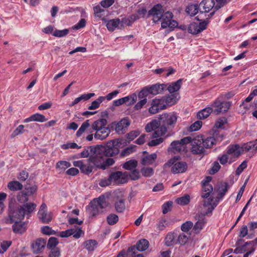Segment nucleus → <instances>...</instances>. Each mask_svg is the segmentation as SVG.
<instances>
[{
  "label": "nucleus",
  "mask_w": 257,
  "mask_h": 257,
  "mask_svg": "<svg viewBox=\"0 0 257 257\" xmlns=\"http://www.w3.org/2000/svg\"><path fill=\"white\" fill-rule=\"evenodd\" d=\"M158 122L157 120H154L148 123L146 126L145 130L147 132H151L156 128H158Z\"/></svg>",
  "instance_id": "nucleus-43"
},
{
  "label": "nucleus",
  "mask_w": 257,
  "mask_h": 257,
  "mask_svg": "<svg viewBox=\"0 0 257 257\" xmlns=\"http://www.w3.org/2000/svg\"><path fill=\"white\" fill-rule=\"evenodd\" d=\"M217 0H203L199 4L200 12L203 13H208L211 10L214 9L213 12L210 14L211 16H212L215 12L219 9V7L217 5L215 6V2Z\"/></svg>",
  "instance_id": "nucleus-10"
},
{
  "label": "nucleus",
  "mask_w": 257,
  "mask_h": 257,
  "mask_svg": "<svg viewBox=\"0 0 257 257\" xmlns=\"http://www.w3.org/2000/svg\"><path fill=\"white\" fill-rule=\"evenodd\" d=\"M69 32V30L68 29H64L62 30H55L53 33V35L56 37H63L66 36Z\"/></svg>",
  "instance_id": "nucleus-57"
},
{
  "label": "nucleus",
  "mask_w": 257,
  "mask_h": 257,
  "mask_svg": "<svg viewBox=\"0 0 257 257\" xmlns=\"http://www.w3.org/2000/svg\"><path fill=\"white\" fill-rule=\"evenodd\" d=\"M177 116L174 113H164L160 116V123L162 125L153 133V138L163 136L167 128L173 127L176 123Z\"/></svg>",
  "instance_id": "nucleus-3"
},
{
  "label": "nucleus",
  "mask_w": 257,
  "mask_h": 257,
  "mask_svg": "<svg viewBox=\"0 0 257 257\" xmlns=\"http://www.w3.org/2000/svg\"><path fill=\"white\" fill-rule=\"evenodd\" d=\"M212 178L208 176L205 180L202 181L203 188L201 197L204 199L203 200V206L206 208L207 211L203 213V215H208L211 213L218 204V201L214 200L213 196L210 194L213 191L212 186L209 184Z\"/></svg>",
  "instance_id": "nucleus-2"
},
{
  "label": "nucleus",
  "mask_w": 257,
  "mask_h": 257,
  "mask_svg": "<svg viewBox=\"0 0 257 257\" xmlns=\"http://www.w3.org/2000/svg\"><path fill=\"white\" fill-rule=\"evenodd\" d=\"M104 150L102 146H96V149H93L91 152L92 155L90 156L86 162L82 160L76 161L73 165L78 167L81 172L86 175L90 174L93 170L101 169L104 170L114 163L112 158H106L104 155Z\"/></svg>",
  "instance_id": "nucleus-1"
},
{
  "label": "nucleus",
  "mask_w": 257,
  "mask_h": 257,
  "mask_svg": "<svg viewBox=\"0 0 257 257\" xmlns=\"http://www.w3.org/2000/svg\"><path fill=\"white\" fill-rule=\"evenodd\" d=\"M160 136L159 137L153 138V134H152V138L153 140L149 142L148 145L149 146H156L161 144L164 141V138Z\"/></svg>",
  "instance_id": "nucleus-49"
},
{
  "label": "nucleus",
  "mask_w": 257,
  "mask_h": 257,
  "mask_svg": "<svg viewBox=\"0 0 257 257\" xmlns=\"http://www.w3.org/2000/svg\"><path fill=\"white\" fill-rule=\"evenodd\" d=\"M165 87V85L164 84H156L150 86L145 87L139 92L138 97L139 98H143L148 96L149 94L157 95L161 93Z\"/></svg>",
  "instance_id": "nucleus-7"
},
{
  "label": "nucleus",
  "mask_w": 257,
  "mask_h": 257,
  "mask_svg": "<svg viewBox=\"0 0 257 257\" xmlns=\"http://www.w3.org/2000/svg\"><path fill=\"white\" fill-rule=\"evenodd\" d=\"M141 172L142 175L145 177H150L154 174V169L150 167H143Z\"/></svg>",
  "instance_id": "nucleus-46"
},
{
  "label": "nucleus",
  "mask_w": 257,
  "mask_h": 257,
  "mask_svg": "<svg viewBox=\"0 0 257 257\" xmlns=\"http://www.w3.org/2000/svg\"><path fill=\"white\" fill-rule=\"evenodd\" d=\"M31 118L33 119V121L38 122H45L47 120L44 115L40 113H36L31 115Z\"/></svg>",
  "instance_id": "nucleus-55"
},
{
  "label": "nucleus",
  "mask_w": 257,
  "mask_h": 257,
  "mask_svg": "<svg viewBox=\"0 0 257 257\" xmlns=\"http://www.w3.org/2000/svg\"><path fill=\"white\" fill-rule=\"evenodd\" d=\"M216 142L217 140L214 137H209L205 139H203V144H202V145H203L204 149L205 148L209 149L215 145Z\"/></svg>",
  "instance_id": "nucleus-32"
},
{
  "label": "nucleus",
  "mask_w": 257,
  "mask_h": 257,
  "mask_svg": "<svg viewBox=\"0 0 257 257\" xmlns=\"http://www.w3.org/2000/svg\"><path fill=\"white\" fill-rule=\"evenodd\" d=\"M12 244L11 241H3L0 243V253H3Z\"/></svg>",
  "instance_id": "nucleus-53"
},
{
  "label": "nucleus",
  "mask_w": 257,
  "mask_h": 257,
  "mask_svg": "<svg viewBox=\"0 0 257 257\" xmlns=\"http://www.w3.org/2000/svg\"><path fill=\"white\" fill-rule=\"evenodd\" d=\"M24 125L21 124L18 126L11 134V137L14 138L17 136L23 134L24 132Z\"/></svg>",
  "instance_id": "nucleus-56"
},
{
  "label": "nucleus",
  "mask_w": 257,
  "mask_h": 257,
  "mask_svg": "<svg viewBox=\"0 0 257 257\" xmlns=\"http://www.w3.org/2000/svg\"><path fill=\"white\" fill-rule=\"evenodd\" d=\"M190 200V196L188 194H185L184 196L178 198L176 201V202L181 205H185L188 204Z\"/></svg>",
  "instance_id": "nucleus-45"
},
{
  "label": "nucleus",
  "mask_w": 257,
  "mask_h": 257,
  "mask_svg": "<svg viewBox=\"0 0 257 257\" xmlns=\"http://www.w3.org/2000/svg\"><path fill=\"white\" fill-rule=\"evenodd\" d=\"M207 22L203 21L200 23L193 22L191 23L188 27V33L196 35L203 31L206 29Z\"/></svg>",
  "instance_id": "nucleus-14"
},
{
  "label": "nucleus",
  "mask_w": 257,
  "mask_h": 257,
  "mask_svg": "<svg viewBox=\"0 0 257 257\" xmlns=\"http://www.w3.org/2000/svg\"><path fill=\"white\" fill-rule=\"evenodd\" d=\"M120 142L118 140H113L108 142L105 147L102 146L104 155L106 158L115 156L119 153Z\"/></svg>",
  "instance_id": "nucleus-8"
},
{
  "label": "nucleus",
  "mask_w": 257,
  "mask_h": 257,
  "mask_svg": "<svg viewBox=\"0 0 257 257\" xmlns=\"http://www.w3.org/2000/svg\"><path fill=\"white\" fill-rule=\"evenodd\" d=\"M42 232L46 235L54 234L55 232L52 228L48 226H45L41 227Z\"/></svg>",
  "instance_id": "nucleus-62"
},
{
  "label": "nucleus",
  "mask_w": 257,
  "mask_h": 257,
  "mask_svg": "<svg viewBox=\"0 0 257 257\" xmlns=\"http://www.w3.org/2000/svg\"><path fill=\"white\" fill-rule=\"evenodd\" d=\"M168 225V221L165 218H162L159 221L157 227L159 230H163Z\"/></svg>",
  "instance_id": "nucleus-64"
},
{
  "label": "nucleus",
  "mask_w": 257,
  "mask_h": 257,
  "mask_svg": "<svg viewBox=\"0 0 257 257\" xmlns=\"http://www.w3.org/2000/svg\"><path fill=\"white\" fill-rule=\"evenodd\" d=\"M58 241L56 237H51L49 238L47 247L48 249L57 248L56 246L58 244Z\"/></svg>",
  "instance_id": "nucleus-51"
},
{
  "label": "nucleus",
  "mask_w": 257,
  "mask_h": 257,
  "mask_svg": "<svg viewBox=\"0 0 257 257\" xmlns=\"http://www.w3.org/2000/svg\"><path fill=\"white\" fill-rule=\"evenodd\" d=\"M107 121L105 118H100L94 121L91 124V128L95 132L106 126Z\"/></svg>",
  "instance_id": "nucleus-25"
},
{
  "label": "nucleus",
  "mask_w": 257,
  "mask_h": 257,
  "mask_svg": "<svg viewBox=\"0 0 257 257\" xmlns=\"http://www.w3.org/2000/svg\"><path fill=\"white\" fill-rule=\"evenodd\" d=\"M128 178V174L127 172L117 171L110 174V179L116 183H125L127 181Z\"/></svg>",
  "instance_id": "nucleus-16"
},
{
  "label": "nucleus",
  "mask_w": 257,
  "mask_h": 257,
  "mask_svg": "<svg viewBox=\"0 0 257 257\" xmlns=\"http://www.w3.org/2000/svg\"><path fill=\"white\" fill-rule=\"evenodd\" d=\"M70 166V163L68 162L60 161L57 163L56 168L60 171H64Z\"/></svg>",
  "instance_id": "nucleus-41"
},
{
  "label": "nucleus",
  "mask_w": 257,
  "mask_h": 257,
  "mask_svg": "<svg viewBox=\"0 0 257 257\" xmlns=\"http://www.w3.org/2000/svg\"><path fill=\"white\" fill-rule=\"evenodd\" d=\"M226 153L230 157L229 163L231 164L232 159L238 157L241 153L240 147L238 145H230L227 148Z\"/></svg>",
  "instance_id": "nucleus-18"
},
{
  "label": "nucleus",
  "mask_w": 257,
  "mask_h": 257,
  "mask_svg": "<svg viewBox=\"0 0 257 257\" xmlns=\"http://www.w3.org/2000/svg\"><path fill=\"white\" fill-rule=\"evenodd\" d=\"M90 125L89 120H85L83 123H82L81 126L76 132V136L77 137L81 136L82 134L85 132L86 129L90 126Z\"/></svg>",
  "instance_id": "nucleus-42"
},
{
  "label": "nucleus",
  "mask_w": 257,
  "mask_h": 257,
  "mask_svg": "<svg viewBox=\"0 0 257 257\" xmlns=\"http://www.w3.org/2000/svg\"><path fill=\"white\" fill-rule=\"evenodd\" d=\"M115 208L117 212H122L125 208L124 200L120 199L115 203Z\"/></svg>",
  "instance_id": "nucleus-50"
},
{
  "label": "nucleus",
  "mask_w": 257,
  "mask_h": 257,
  "mask_svg": "<svg viewBox=\"0 0 257 257\" xmlns=\"http://www.w3.org/2000/svg\"><path fill=\"white\" fill-rule=\"evenodd\" d=\"M200 11L199 5L193 4L189 5L186 8V12L191 16L197 14Z\"/></svg>",
  "instance_id": "nucleus-36"
},
{
  "label": "nucleus",
  "mask_w": 257,
  "mask_h": 257,
  "mask_svg": "<svg viewBox=\"0 0 257 257\" xmlns=\"http://www.w3.org/2000/svg\"><path fill=\"white\" fill-rule=\"evenodd\" d=\"M103 101V96H99L96 100L92 102L91 105L88 107V109L92 110L98 108L99 107L100 104Z\"/></svg>",
  "instance_id": "nucleus-44"
},
{
  "label": "nucleus",
  "mask_w": 257,
  "mask_h": 257,
  "mask_svg": "<svg viewBox=\"0 0 257 257\" xmlns=\"http://www.w3.org/2000/svg\"><path fill=\"white\" fill-rule=\"evenodd\" d=\"M37 207L34 203H27L20 206L18 210L14 211L10 217L11 220H23L25 215H30Z\"/></svg>",
  "instance_id": "nucleus-5"
},
{
  "label": "nucleus",
  "mask_w": 257,
  "mask_h": 257,
  "mask_svg": "<svg viewBox=\"0 0 257 257\" xmlns=\"http://www.w3.org/2000/svg\"><path fill=\"white\" fill-rule=\"evenodd\" d=\"M98 243L94 239H89L83 243L84 247L89 251L94 250L97 247Z\"/></svg>",
  "instance_id": "nucleus-30"
},
{
  "label": "nucleus",
  "mask_w": 257,
  "mask_h": 257,
  "mask_svg": "<svg viewBox=\"0 0 257 257\" xmlns=\"http://www.w3.org/2000/svg\"><path fill=\"white\" fill-rule=\"evenodd\" d=\"M144 156L141 159V164L143 165H149L152 164L157 159V155L156 153L148 155L146 151L143 152Z\"/></svg>",
  "instance_id": "nucleus-19"
},
{
  "label": "nucleus",
  "mask_w": 257,
  "mask_h": 257,
  "mask_svg": "<svg viewBox=\"0 0 257 257\" xmlns=\"http://www.w3.org/2000/svg\"><path fill=\"white\" fill-rule=\"evenodd\" d=\"M173 14L170 12H164L161 17V27L162 28H167L168 27L173 28L177 26L176 21L173 20Z\"/></svg>",
  "instance_id": "nucleus-12"
},
{
  "label": "nucleus",
  "mask_w": 257,
  "mask_h": 257,
  "mask_svg": "<svg viewBox=\"0 0 257 257\" xmlns=\"http://www.w3.org/2000/svg\"><path fill=\"white\" fill-rule=\"evenodd\" d=\"M240 149L241 153L249 151H257V140L254 142H250L243 144L241 147H240Z\"/></svg>",
  "instance_id": "nucleus-24"
},
{
  "label": "nucleus",
  "mask_w": 257,
  "mask_h": 257,
  "mask_svg": "<svg viewBox=\"0 0 257 257\" xmlns=\"http://www.w3.org/2000/svg\"><path fill=\"white\" fill-rule=\"evenodd\" d=\"M172 204V201H168L162 205V212L163 214H165L170 211Z\"/></svg>",
  "instance_id": "nucleus-61"
},
{
  "label": "nucleus",
  "mask_w": 257,
  "mask_h": 257,
  "mask_svg": "<svg viewBox=\"0 0 257 257\" xmlns=\"http://www.w3.org/2000/svg\"><path fill=\"white\" fill-rule=\"evenodd\" d=\"M227 120L225 117H221L218 118L215 123V126L217 128H221L226 123Z\"/></svg>",
  "instance_id": "nucleus-63"
},
{
  "label": "nucleus",
  "mask_w": 257,
  "mask_h": 257,
  "mask_svg": "<svg viewBox=\"0 0 257 257\" xmlns=\"http://www.w3.org/2000/svg\"><path fill=\"white\" fill-rule=\"evenodd\" d=\"M17 200L21 203H25L29 200L28 192L22 191L19 193L17 196Z\"/></svg>",
  "instance_id": "nucleus-39"
},
{
  "label": "nucleus",
  "mask_w": 257,
  "mask_h": 257,
  "mask_svg": "<svg viewBox=\"0 0 257 257\" xmlns=\"http://www.w3.org/2000/svg\"><path fill=\"white\" fill-rule=\"evenodd\" d=\"M202 144H203L202 136H198L194 138L191 141V152L194 154L204 155L205 151Z\"/></svg>",
  "instance_id": "nucleus-9"
},
{
  "label": "nucleus",
  "mask_w": 257,
  "mask_h": 257,
  "mask_svg": "<svg viewBox=\"0 0 257 257\" xmlns=\"http://www.w3.org/2000/svg\"><path fill=\"white\" fill-rule=\"evenodd\" d=\"M130 124L128 118L125 117L121 119L116 124L115 131L118 134H123Z\"/></svg>",
  "instance_id": "nucleus-20"
},
{
  "label": "nucleus",
  "mask_w": 257,
  "mask_h": 257,
  "mask_svg": "<svg viewBox=\"0 0 257 257\" xmlns=\"http://www.w3.org/2000/svg\"><path fill=\"white\" fill-rule=\"evenodd\" d=\"M106 220L108 224L112 225L117 223L118 217L115 214H110L107 217Z\"/></svg>",
  "instance_id": "nucleus-52"
},
{
  "label": "nucleus",
  "mask_w": 257,
  "mask_h": 257,
  "mask_svg": "<svg viewBox=\"0 0 257 257\" xmlns=\"http://www.w3.org/2000/svg\"><path fill=\"white\" fill-rule=\"evenodd\" d=\"M165 167L172 166L171 171L173 174L183 173L186 171L188 165L185 161L179 160L175 158L170 160L165 164Z\"/></svg>",
  "instance_id": "nucleus-6"
},
{
  "label": "nucleus",
  "mask_w": 257,
  "mask_h": 257,
  "mask_svg": "<svg viewBox=\"0 0 257 257\" xmlns=\"http://www.w3.org/2000/svg\"><path fill=\"white\" fill-rule=\"evenodd\" d=\"M231 103L229 101H221L219 99L215 100L212 104L213 113L215 114L226 112L229 108Z\"/></svg>",
  "instance_id": "nucleus-11"
},
{
  "label": "nucleus",
  "mask_w": 257,
  "mask_h": 257,
  "mask_svg": "<svg viewBox=\"0 0 257 257\" xmlns=\"http://www.w3.org/2000/svg\"><path fill=\"white\" fill-rule=\"evenodd\" d=\"M202 125V122L201 121L197 120L193 123L189 127V131L190 132H194L198 131Z\"/></svg>",
  "instance_id": "nucleus-59"
},
{
  "label": "nucleus",
  "mask_w": 257,
  "mask_h": 257,
  "mask_svg": "<svg viewBox=\"0 0 257 257\" xmlns=\"http://www.w3.org/2000/svg\"><path fill=\"white\" fill-rule=\"evenodd\" d=\"M23 185L17 181H11L8 184V188L11 191H18L23 188Z\"/></svg>",
  "instance_id": "nucleus-37"
},
{
  "label": "nucleus",
  "mask_w": 257,
  "mask_h": 257,
  "mask_svg": "<svg viewBox=\"0 0 257 257\" xmlns=\"http://www.w3.org/2000/svg\"><path fill=\"white\" fill-rule=\"evenodd\" d=\"M211 112L213 113L212 106L206 107L198 112L197 117L200 119H205L209 116Z\"/></svg>",
  "instance_id": "nucleus-29"
},
{
  "label": "nucleus",
  "mask_w": 257,
  "mask_h": 257,
  "mask_svg": "<svg viewBox=\"0 0 257 257\" xmlns=\"http://www.w3.org/2000/svg\"><path fill=\"white\" fill-rule=\"evenodd\" d=\"M205 223V221L203 218L199 219L194 225V229L195 231L199 232L203 228Z\"/></svg>",
  "instance_id": "nucleus-54"
},
{
  "label": "nucleus",
  "mask_w": 257,
  "mask_h": 257,
  "mask_svg": "<svg viewBox=\"0 0 257 257\" xmlns=\"http://www.w3.org/2000/svg\"><path fill=\"white\" fill-rule=\"evenodd\" d=\"M176 236L174 233H169L165 238V243L167 246H171L177 244V240H175Z\"/></svg>",
  "instance_id": "nucleus-38"
},
{
  "label": "nucleus",
  "mask_w": 257,
  "mask_h": 257,
  "mask_svg": "<svg viewBox=\"0 0 257 257\" xmlns=\"http://www.w3.org/2000/svg\"><path fill=\"white\" fill-rule=\"evenodd\" d=\"M188 237L189 236L184 233L180 234L178 236L177 243H178L182 245L185 244L188 240Z\"/></svg>",
  "instance_id": "nucleus-58"
},
{
  "label": "nucleus",
  "mask_w": 257,
  "mask_h": 257,
  "mask_svg": "<svg viewBox=\"0 0 257 257\" xmlns=\"http://www.w3.org/2000/svg\"><path fill=\"white\" fill-rule=\"evenodd\" d=\"M185 147L180 143L179 141L173 142L169 147V149L176 153L185 150Z\"/></svg>",
  "instance_id": "nucleus-26"
},
{
  "label": "nucleus",
  "mask_w": 257,
  "mask_h": 257,
  "mask_svg": "<svg viewBox=\"0 0 257 257\" xmlns=\"http://www.w3.org/2000/svg\"><path fill=\"white\" fill-rule=\"evenodd\" d=\"M93 149H96V146L95 147L90 146L88 147L87 149L84 150L81 153L80 156L81 158H90L91 155H92V151L93 150Z\"/></svg>",
  "instance_id": "nucleus-47"
},
{
  "label": "nucleus",
  "mask_w": 257,
  "mask_h": 257,
  "mask_svg": "<svg viewBox=\"0 0 257 257\" xmlns=\"http://www.w3.org/2000/svg\"><path fill=\"white\" fill-rule=\"evenodd\" d=\"M108 205L105 196L101 195L91 202L90 205L86 207V211L89 216H95L103 213Z\"/></svg>",
  "instance_id": "nucleus-4"
},
{
  "label": "nucleus",
  "mask_w": 257,
  "mask_h": 257,
  "mask_svg": "<svg viewBox=\"0 0 257 257\" xmlns=\"http://www.w3.org/2000/svg\"><path fill=\"white\" fill-rule=\"evenodd\" d=\"M11 220L15 222L12 226L13 230L15 233L21 234L26 231V227L25 223L18 222V221H21V220L16 219L15 221Z\"/></svg>",
  "instance_id": "nucleus-23"
},
{
  "label": "nucleus",
  "mask_w": 257,
  "mask_h": 257,
  "mask_svg": "<svg viewBox=\"0 0 257 257\" xmlns=\"http://www.w3.org/2000/svg\"><path fill=\"white\" fill-rule=\"evenodd\" d=\"M180 96L177 93H170L166 98V102L168 105H172L177 102Z\"/></svg>",
  "instance_id": "nucleus-33"
},
{
  "label": "nucleus",
  "mask_w": 257,
  "mask_h": 257,
  "mask_svg": "<svg viewBox=\"0 0 257 257\" xmlns=\"http://www.w3.org/2000/svg\"><path fill=\"white\" fill-rule=\"evenodd\" d=\"M139 19V16L136 14H133L128 18H124L121 19L120 21L121 26H131L132 24L137 20Z\"/></svg>",
  "instance_id": "nucleus-27"
},
{
  "label": "nucleus",
  "mask_w": 257,
  "mask_h": 257,
  "mask_svg": "<svg viewBox=\"0 0 257 257\" xmlns=\"http://www.w3.org/2000/svg\"><path fill=\"white\" fill-rule=\"evenodd\" d=\"M38 216L40 220L44 223H48L52 220L51 214L48 213L47 205L45 203H42L38 213Z\"/></svg>",
  "instance_id": "nucleus-15"
},
{
  "label": "nucleus",
  "mask_w": 257,
  "mask_h": 257,
  "mask_svg": "<svg viewBox=\"0 0 257 257\" xmlns=\"http://www.w3.org/2000/svg\"><path fill=\"white\" fill-rule=\"evenodd\" d=\"M72 230V235L75 238H79L82 235L84 234V231L79 227L75 226L74 228H71Z\"/></svg>",
  "instance_id": "nucleus-48"
},
{
  "label": "nucleus",
  "mask_w": 257,
  "mask_h": 257,
  "mask_svg": "<svg viewBox=\"0 0 257 257\" xmlns=\"http://www.w3.org/2000/svg\"><path fill=\"white\" fill-rule=\"evenodd\" d=\"M182 79H180L176 82H172L167 87V90L170 93L178 91L181 88Z\"/></svg>",
  "instance_id": "nucleus-28"
},
{
  "label": "nucleus",
  "mask_w": 257,
  "mask_h": 257,
  "mask_svg": "<svg viewBox=\"0 0 257 257\" xmlns=\"http://www.w3.org/2000/svg\"><path fill=\"white\" fill-rule=\"evenodd\" d=\"M147 99L144 98L138 102H137L134 106V109L135 110H138L143 108V107L147 103Z\"/></svg>",
  "instance_id": "nucleus-60"
},
{
  "label": "nucleus",
  "mask_w": 257,
  "mask_h": 257,
  "mask_svg": "<svg viewBox=\"0 0 257 257\" xmlns=\"http://www.w3.org/2000/svg\"><path fill=\"white\" fill-rule=\"evenodd\" d=\"M138 165V162L135 160H131L126 162L123 165V167L127 170H132L136 169Z\"/></svg>",
  "instance_id": "nucleus-40"
},
{
  "label": "nucleus",
  "mask_w": 257,
  "mask_h": 257,
  "mask_svg": "<svg viewBox=\"0 0 257 257\" xmlns=\"http://www.w3.org/2000/svg\"><path fill=\"white\" fill-rule=\"evenodd\" d=\"M164 13L163 7L161 5L157 4L155 5L148 12V16L153 17V21L156 23L161 20V17Z\"/></svg>",
  "instance_id": "nucleus-13"
},
{
  "label": "nucleus",
  "mask_w": 257,
  "mask_h": 257,
  "mask_svg": "<svg viewBox=\"0 0 257 257\" xmlns=\"http://www.w3.org/2000/svg\"><path fill=\"white\" fill-rule=\"evenodd\" d=\"M166 105H162L160 104V100L159 99H154L152 101L151 106L149 108V111L151 114H155L159 112L160 109L166 108Z\"/></svg>",
  "instance_id": "nucleus-22"
},
{
  "label": "nucleus",
  "mask_w": 257,
  "mask_h": 257,
  "mask_svg": "<svg viewBox=\"0 0 257 257\" xmlns=\"http://www.w3.org/2000/svg\"><path fill=\"white\" fill-rule=\"evenodd\" d=\"M137 95L134 93L124 97V104L127 106L132 105L137 100Z\"/></svg>",
  "instance_id": "nucleus-35"
},
{
  "label": "nucleus",
  "mask_w": 257,
  "mask_h": 257,
  "mask_svg": "<svg viewBox=\"0 0 257 257\" xmlns=\"http://www.w3.org/2000/svg\"><path fill=\"white\" fill-rule=\"evenodd\" d=\"M149 246V241L146 239H140L137 243V249L140 251L146 250Z\"/></svg>",
  "instance_id": "nucleus-34"
},
{
  "label": "nucleus",
  "mask_w": 257,
  "mask_h": 257,
  "mask_svg": "<svg viewBox=\"0 0 257 257\" xmlns=\"http://www.w3.org/2000/svg\"><path fill=\"white\" fill-rule=\"evenodd\" d=\"M46 244V240L43 238H39L36 239L31 245L33 252L39 253L42 252L45 248Z\"/></svg>",
  "instance_id": "nucleus-17"
},
{
  "label": "nucleus",
  "mask_w": 257,
  "mask_h": 257,
  "mask_svg": "<svg viewBox=\"0 0 257 257\" xmlns=\"http://www.w3.org/2000/svg\"><path fill=\"white\" fill-rule=\"evenodd\" d=\"M119 25H121L119 19H115L108 21L106 22V26L109 31H113L118 27Z\"/></svg>",
  "instance_id": "nucleus-31"
},
{
  "label": "nucleus",
  "mask_w": 257,
  "mask_h": 257,
  "mask_svg": "<svg viewBox=\"0 0 257 257\" xmlns=\"http://www.w3.org/2000/svg\"><path fill=\"white\" fill-rule=\"evenodd\" d=\"M110 133V128L108 126H105L96 131L94 134V137L97 140L102 141L105 139L109 136Z\"/></svg>",
  "instance_id": "nucleus-21"
}]
</instances>
